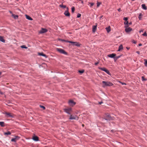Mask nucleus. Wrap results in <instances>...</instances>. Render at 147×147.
Segmentation results:
<instances>
[{
    "mask_svg": "<svg viewBox=\"0 0 147 147\" xmlns=\"http://www.w3.org/2000/svg\"><path fill=\"white\" fill-rule=\"evenodd\" d=\"M116 55V54L115 53H113L111 54H109L108 55V56L111 58H114Z\"/></svg>",
    "mask_w": 147,
    "mask_h": 147,
    "instance_id": "nucleus-13",
    "label": "nucleus"
},
{
    "mask_svg": "<svg viewBox=\"0 0 147 147\" xmlns=\"http://www.w3.org/2000/svg\"><path fill=\"white\" fill-rule=\"evenodd\" d=\"M117 10H118L119 11V12H120V11H121V8H119V9H117Z\"/></svg>",
    "mask_w": 147,
    "mask_h": 147,
    "instance_id": "nucleus-43",
    "label": "nucleus"
},
{
    "mask_svg": "<svg viewBox=\"0 0 147 147\" xmlns=\"http://www.w3.org/2000/svg\"><path fill=\"white\" fill-rule=\"evenodd\" d=\"M132 42H133V43H134V44H135V43H136V42L134 40L133 41H132Z\"/></svg>",
    "mask_w": 147,
    "mask_h": 147,
    "instance_id": "nucleus-46",
    "label": "nucleus"
},
{
    "mask_svg": "<svg viewBox=\"0 0 147 147\" xmlns=\"http://www.w3.org/2000/svg\"><path fill=\"white\" fill-rule=\"evenodd\" d=\"M71 12L72 13H74V11H75V7H71Z\"/></svg>",
    "mask_w": 147,
    "mask_h": 147,
    "instance_id": "nucleus-29",
    "label": "nucleus"
},
{
    "mask_svg": "<svg viewBox=\"0 0 147 147\" xmlns=\"http://www.w3.org/2000/svg\"><path fill=\"white\" fill-rule=\"evenodd\" d=\"M136 53H138V54H140V52H139V51H136Z\"/></svg>",
    "mask_w": 147,
    "mask_h": 147,
    "instance_id": "nucleus-47",
    "label": "nucleus"
},
{
    "mask_svg": "<svg viewBox=\"0 0 147 147\" xmlns=\"http://www.w3.org/2000/svg\"><path fill=\"white\" fill-rule=\"evenodd\" d=\"M142 14L141 13H140L139 15V16L138 17V18L140 20H141L142 19Z\"/></svg>",
    "mask_w": 147,
    "mask_h": 147,
    "instance_id": "nucleus-30",
    "label": "nucleus"
},
{
    "mask_svg": "<svg viewBox=\"0 0 147 147\" xmlns=\"http://www.w3.org/2000/svg\"><path fill=\"white\" fill-rule=\"evenodd\" d=\"M38 55H39L45 57H47L46 55L45 54H43V53H38Z\"/></svg>",
    "mask_w": 147,
    "mask_h": 147,
    "instance_id": "nucleus-19",
    "label": "nucleus"
},
{
    "mask_svg": "<svg viewBox=\"0 0 147 147\" xmlns=\"http://www.w3.org/2000/svg\"><path fill=\"white\" fill-rule=\"evenodd\" d=\"M12 16L15 19H17L18 18V15H15V14H14L13 13H12Z\"/></svg>",
    "mask_w": 147,
    "mask_h": 147,
    "instance_id": "nucleus-20",
    "label": "nucleus"
},
{
    "mask_svg": "<svg viewBox=\"0 0 147 147\" xmlns=\"http://www.w3.org/2000/svg\"><path fill=\"white\" fill-rule=\"evenodd\" d=\"M59 7H61V8H66V7H66V5H63L62 4L60 5H59Z\"/></svg>",
    "mask_w": 147,
    "mask_h": 147,
    "instance_id": "nucleus-28",
    "label": "nucleus"
},
{
    "mask_svg": "<svg viewBox=\"0 0 147 147\" xmlns=\"http://www.w3.org/2000/svg\"><path fill=\"white\" fill-rule=\"evenodd\" d=\"M21 47L22 48H24V49H26L28 48V47H26L25 45H24L21 46Z\"/></svg>",
    "mask_w": 147,
    "mask_h": 147,
    "instance_id": "nucleus-31",
    "label": "nucleus"
},
{
    "mask_svg": "<svg viewBox=\"0 0 147 147\" xmlns=\"http://www.w3.org/2000/svg\"><path fill=\"white\" fill-rule=\"evenodd\" d=\"M26 18L28 20H32V19L29 16L26 15Z\"/></svg>",
    "mask_w": 147,
    "mask_h": 147,
    "instance_id": "nucleus-17",
    "label": "nucleus"
},
{
    "mask_svg": "<svg viewBox=\"0 0 147 147\" xmlns=\"http://www.w3.org/2000/svg\"><path fill=\"white\" fill-rule=\"evenodd\" d=\"M72 109L71 108H67L64 109V111L68 114L70 115V112L71 111Z\"/></svg>",
    "mask_w": 147,
    "mask_h": 147,
    "instance_id": "nucleus-4",
    "label": "nucleus"
},
{
    "mask_svg": "<svg viewBox=\"0 0 147 147\" xmlns=\"http://www.w3.org/2000/svg\"><path fill=\"white\" fill-rule=\"evenodd\" d=\"M126 48L127 50H129V48L126 47Z\"/></svg>",
    "mask_w": 147,
    "mask_h": 147,
    "instance_id": "nucleus-55",
    "label": "nucleus"
},
{
    "mask_svg": "<svg viewBox=\"0 0 147 147\" xmlns=\"http://www.w3.org/2000/svg\"><path fill=\"white\" fill-rule=\"evenodd\" d=\"M106 117L107 118L105 119V120H111L112 119V118L110 116V115H108V114L107 115Z\"/></svg>",
    "mask_w": 147,
    "mask_h": 147,
    "instance_id": "nucleus-14",
    "label": "nucleus"
},
{
    "mask_svg": "<svg viewBox=\"0 0 147 147\" xmlns=\"http://www.w3.org/2000/svg\"><path fill=\"white\" fill-rule=\"evenodd\" d=\"M20 137L18 136H16L15 138H12L11 140V141L16 142L17 140L19 139Z\"/></svg>",
    "mask_w": 147,
    "mask_h": 147,
    "instance_id": "nucleus-10",
    "label": "nucleus"
},
{
    "mask_svg": "<svg viewBox=\"0 0 147 147\" xmlns=\"http://www.w3.org/2000/svg\"><path fill=\"white\" fill-rule=\"evenodd\" d=\"M144 61L145 62L144 63V64L146 66H147V59H145Z\"/></svg>",
    "mask_w": 147,
    "mask_h": 147,
    "instance_id": "nucleus-38",
    "label": "nucleus"
},
{
    "mask_svg": "<svg viewBox=\"0 0 147 147\" xmlns=\"http://www.w3.org/2000/svg\"><path fill=\"white\" fill-rule=\"evenodd\" d=\"M142 81H144L146 80V79L144 78V76H142Z\"/></svg>",
    "mask_w": 147,
    "mask_h": 147,
    "instance_id": "nucleus-40",
    "label": "nucleus"
},
{
    "mask_svg": "<svg viewBox=\"0 0 147 147\" xmlns=\"http://www.w3.org/2000/svg\"><path fill=\"white\" fill-rule=\"evenodd\" d=\"M47 31V29L42 28H41V30L39 31V33L40 34H42L45 33Z\"/></svg>",
    "mask_w": 147,
    "mask_h": 147,
    "instance_id": "nucleus-5",
    "label": "nucleus"
},
{
    "mask_svg": "<svg viewBox=\"0 0 147 147\" xmlns=\"http://www.w3.org/2000/svg\"><path fill=\"white\" fill-rule=\"evenodd\" d=\"M98 69L102 71H104L108 75H111V74L109 71L107 69H106L105 68L99 67H98Z\"/></svg>",
    "mask_w": 147,
    "mask_h": 147,
    "instance_id": "nucleus-3",
    "label": "nucleus"
},
{
    "mask_svg": "<svg viewBox=\"0 0 147 147\" xmlns=\"http://www.w3.org/2000/svg\"><path fill=\"white\" fill-rule=\"evenodd\" d=\"M32 139L36 141H38V138L37 136H34L32 138Z\"/></svg>",
    "mask_w": 147,
    "mask_h": 147,
    "instance_id": "nucleus-15",
    "label": "nucleus"
},
{
    "mask_svg": "<svg viewBox=\"0 0 147 147\" xmlns=\"http://www.w3.org/2000/svg\"><path fill=\"white\" fill-rule=\"evenodd\" d=\"M0 125L1 127H4L5 126L4 122L3 121H0Z\"/></svg>",
    "mask_w": 147,
    "mask_h": 147,
    "instance_id": "nucleus-25",
    "label": "nucleus"
},
{
    "mask_svg": "<svg viewBox=\"0 0 147 147\" xmlns=\"http://www.w3.org/2000/svg\"><path fill=\"white\" fill-rule=\"evenodd\" d=\"M5 114L8 116V117H13V116L11 115L10 113L6 112Z\"/></svg>",
    "mask_w": 147,
    "mask_h": 147,
    "instance_id": "nucleus-16",
    "label": "nucleus"
},
{
    "mask_svg": "<svg viewBox=\"0 0 147 147\" xmlns=\"http://www.w3.org/2000/svg\"><path fill=\"white\" fill-rule=\"evenodd\" d=\"M0 41L3 42H5V40L3 38V37L1 36H0Z\"/></svg>",
    "mask_w": 147,
    "mask_h": 147,
    "instance_id": "nucleus-24",
    "label": "nucleus"
},
{
    "mask_svg": "<svg viewBox=\"0 0 147 147\" xmlns=\"http://www.w3.org/2000/svg\"><path fill=\"white\" fill-rule=\"evenodd\" d=\"M102 83L103 84V87L104 88L106 86H112L113 85V84L110 82L102 81Z\"/></svg>",
    "mask_w": 147,
    "mask_h": 147,
    "instance_id": "nucleus-1",
    "label": "nucleus"
},
{
    "mask_svg": "<svg viewBox=\"0 0 147 147\" xmlns=\"http://www.w3.org/2000/svg\"><path fill=\"white\" fill-rule=\"evenodd\" d=\"M138 46H142V44H141V43H140L139 44V45H138Z\"/></svg>",
    "mask_w": 147,
    "mask_h": 147,
    "instance_id": "nucleus-48",
    "label": "nucleus"
},
{
    "mask_svg": "<svg viewBox=\"0 0 147 147\" xmlns=\"http://www.w3.org/2000/svg\"><path fill=\"white\" fill-rule=\"evenodd\" d=\"M101 4V3L100 2H97V6L98 7Z\"/></svg>",
    "mask_w": 147,
    "mask_h": 147,
    "instance_id": "nucleus-34",
    "label": "nucleus"
},
{
    "mask_svg": "<svg viewBox=\"0 0 147 147\" xmlns=\"http://www.w3.org/2000/svg\"><path fill=\"white\" fill-rule=\"evenodd\" d=\"M123 49V47L122 45H120L119 47V49L118 50V51H120L121 50H122Z\"/></svg>",
    "mask_w": 147,
    "mask_h": 147,
    "instance_id": "nucleus-18",
    "label": "nucleus"
},
{
    "mask_svg": "<svg viewBox=\"0 0 147 147\" xmlns=\"http://www.w3.org/2000/svg\"><path fill=\"white\" fill-rule=\"evenodd\" d=\"M125 31L126 32H129L132 30V28L130 27H126V26H125Z\"/></svg>",
    "mask_w": 147,
    "mask_h": 147,
    "instance_id": "nucleus-8",
    "label": "nucleus"
},
{
    "mask_svg": "<svg viewBox=\"0 0 147 147\" xmlns=\"http://www.w3.org/2000/svg\"><path fill=\"white\" fill-rule=\"evenodd\" d=\"M124 24L125 25V26H126V27H128V26H129L128 25V22L127 21H125V22H124Z\"/></svg>",
    "mask_w": 147,
    "mask_h": 147,
    "instance_id": "nucleus-23",
    "label": "nucleus"
},
{
    "mask_svg": "<svg viewBox=\"0 0 147 147\" xmlns=\"http://www.w3.org/2000/svg\"><path fill=\"white\" fill-rule=\"evenodd\" d=\"M106 30L108 33H109L111 31V29L110 26H109V27H108L106 28Z\"/></svg>",
    "mask_w": 147,
    "mask_h": 147,
    "instance_id": "nucleus-21",
    "label": "nucleus"
},
{
    "mask_svg": "<svg viewBox=\"0 0 147 147\" xmlns=\"http://www.w3.org/2000/svg\"><path fill=\"white\" fill-rule=\"evenodd\" d=\"M66 9L67 10L65 11L64 13V14L66 16L69 17L70 16V14L68 12V7H67Z\"/></svg>",
    "mask_w": 147,
    "mask_h": 147,
    "instance_id": "nucleus-6",
    "label": "nucleus"
},
{
    "mask_svg": "<svg viewBox=\"0 0 147 147\" xmlns=\"http://www.w3.org/2000/svg\"><path fill=\"white\" fill-rule=\"evenodd\" d=\"M97 24H96V25L92 26V32H94L96 30Z\"/></svg>",
    "mask_w": 147,
    "mask_h": 147,
    "instance_id": "nucleus-12",
    "label": "nucleus"
},
{
    "mask_svg": "<svg viewBox=\"0 0 147 147\" xmlns=\"http://www.w3.org/2000/svg\"><path fill=\"white\" fill-rule=\"evenodd\" d=\"M98 63V62L95 63V65H97Z\"/></svg>",
    "mask_w": 147,
    "mask_h": 147,
    "instance_id": "nucleus-44",
    "label": "nucleus"
},
{
    "mask_svg": "<svg viewBox=\"0 0 147 147\" xmlns=\"http://www.w3.org/2000/svg\"><path fill=\"white\" fill-rule=\"evenodd\" d=\"M114 60L115 61L118 59L116 57H114L113 58Z\"/></svg>",
    "mask_w": 147,
    "mask_h": 147,
    "instance_id": "nucleus-41",
    "label": "nucleus"
},
{
    "mask_svg": "<svg viewBox=\"0 0 147 147\" xmlns=\"http://www.w3.org/2000/svg\"><path fill=\"white\" fill-rule=\"evenodd\" d=\"M81 16V14L79 13H78L77 15V17L78 18H79Z\"/></svg>",
    "mask_w": 147,
    "mask_h": 147,
    "instance_id": "nucleus-35",
    "label": "nucleus"
},
{
    "mask_svg": "<svg viewBox=\"0 0 147 147\" xmlns=\"http://www.w3.org/2000/svg\"><path fill=\"white\" fill-rule=\"evenodd\" d=\"M121 83L122 84V85H126V84L124 83H123V82H121Z\"/></svg>",
    "mask_w": 147,
    "mask_h": 147,
    "instance_id": "nucleus-45",
    "label": "nucleus"
},
{
    "mask_svg": "<svg viewBox=\"0 0 147 147\" xmlns=\"http://www.w3.org/2000/svg\"><path fill=\"white\" fill-rule=\"evenodd\" d=\"M102 16H101L100 17V19H101V18H102Z\"/></svg>",
    "mask_w": 147,
    "mask_h": 147,
    "instance_id": "nucleus-51",
    "label": "nucleus"
},
{
    "mask_svg": "<svg viewBox=\"0 0 147 147\" xmlns=\"http://www.w3.org/2000/svg\"><path fill=\"white\" fill-rule=\"evenodd\" d=\"M59 40H61V41H64V42H69V43H70V41H69L68 40H65L62 39H59Z\"/></svg>",
    "mask_w": 147,
    "mask_h": 147,
    "instance_id": "nucleus-26",
    "label": "nucleus"
},
{
    "mask_svg": "<svg viewBox=\"0 0 147 147\" xmlns=\"http://www.w3.org/2000/svg\"><path fill=\"white\" fill-rule=\"evenodd\" d=\"M128 24H129V25H131V24L132 23H131V22L129 23H128Z\"/></svg>",
    "mask_w": 147,
    "mask_h": 147,
    "instance_id": "nucleus-53",
    "label": "nucleus"
},
{
    "mask_svg": "<svg viewBox=\"0 0 147 147\" xmlns=\"http://www.w3.org/2000/svg\"><path fill=\"white\" fill-rule=\"evenodd\" d=\"M78 117L76 115L75 116H73L72 115H71L70 117L69 118V119L70 120L72 119H76L77 120H78Z\"/></svg>",
    "mask_w": 147,
    "mask_h": 147,
    "instance_id": "nucleus-7",
    "label": "nucleus"
},
{
    "mask_svg": "<svg viewBox=\"0 0 147 147\" xmlns=\"http://www.w3.org/2000/svg\"><path fill=\"white\" fill-rule=\"evenodd\" d=\"M68 104L69 105L73 106L75 105L76 103L72 100H70L69 101Z\"/></svg>",
    "mask_w": 147,
    "mask_h": 147,
    "instance_id": "nucleus-9",
    "label": "nucleus"
},
{
    "mask_svg": "<svg viewBox=\"0 0 147 147\" xmlns=\"http://www.w3.org/2000/svg\"><path fill=\"white\" fill-rule=\"evenodd\" d=\"M40 108H43L44 110H45V107L43 106L40 105Z\"/></svg>",
    "mask_w": 147,
    "mask_h": 147,
    "instance_id": "nucleus-33",
    "label": "nucleus"
},
{
    "mask_svg": "<svg viewBox=\"0 0 147 147\" xmlns=\"http://www.w3.org/2000/svg\"><path fill=\"white\" fill-rule=\"evenodd\" d=\"M84 72V70H79L78 72L81 74H82Z\"/></svg>",
    "mask_w": 147,
    "mask_h": 147,
    "instance_id": "nucleus-32",
    "label": "nucleus"
},
{
    "mask_svg": "<svg viewBox=\"0 0 147 147\" xmlns=\"http://www.w3.org/2000/svg\"><path fill=\"white\" fill-rule=\"evenodd\" d=\"M142 35L143 36H147V33L146 31H145L143 34H142Z\"/></svg>",
    "mask_w": 147,
    "mask_h": 147,
    "instance_id": "nucleus-39",
    "label": "nucleus"
},
{
    "mask_svg": "<svg viewBox=\"0 0 147 147\" xmlns=\"http://www.w3.org/2000/svg\"><path fill=\"white\" fill-rule=\"evenodd\" d=\"M1 72H0V78H1Z\"/></svg>",
    "mask_w": 147,
    "mask_h": 147,
    "instance_id": "nucleus-54",
    "label": "nucleus"
},
{
    "mask_svg": "<svg viewBox=\"0 0 147 147\" xmlns=\"http://www.w3.org/2000/svg\"><path fill=\"white\" fill-rule=\"evenodd\" d=\"M89 4H90V7H92L94 5V3H89Z\"/></svg>",
    "mask_w": 147,
    "mask_h": 147,
    "instance_id": "nucleus-36",
    "label": "nucleus"
},
{
    "mask_svg": "<svg viewBox=\"0 0 147 147\" xmlns=\"http://www.w3.org/2000/svg\"><path fill=\"white\" fill-rule=\"evenodd\" d=\"M128 19V18L127 17H124L123 18V20L125 21H127V20Z\"/></svg>",
    "mask_w": 147,
    "mask_h": 147,
    "instance_id": "nucleus-37",
    "label": "nucleus"
},
{
    "mask_svg": "<svg viewBox=\"0 0 147 147\" xmlns=\"http://www.w3.org/2000/svg\"><path fill=\"white\" fill-rule=\"evenodd\" d=\"M56 50L60 53L63 54L65 55H67V53L62 49L57 48H56Z\"/></svg>",
    "mask_w": 147,
    "mask_h": 147,
    "instance_id": "nucleus-2",
    "label": "nucleus"
},
{
    "mask_svg": "<svg viewBox=\"0 0 147 147\" xmlns=\"http://www.w3.org/2000/svg\"><path fill=\"white\" fill-rule=\"evenodd\" d=\"M143 32V31H142V30H140V31H139V32H140V33H141V32Z\"/></svg>",
    "mask_w": 147,
    "mask_h": 147,
    "instance_id": "nucleus-52",
    "label": "nucleus"
},
{
    "mask_svg": "<svg viewBox=\"0 0 147 147\" xmlns=\"http://www.w3.org/2000/svg\"><path fill=\"white\" fill-rule=\"evenodd\" d=\"M142 6L143 9L144 10H146L147 7L144 4H142Z\"/></svg>",
    "mask_w": 147,
    "mask_h": 147,
    "instance_id": "nucleus-22",
    "label": "nucleus"
},
{
    "mask_svg": "<svg viewBox=\"0 0 147 147\" xmlns=\"http://www.w3.org/2000/svg\"><path fill=\"white\" fill-rule=\"evenodd\" d=\"M102 103H103V102L101 101V102H99V104H102Z\"/></svg>",
    "mask_w": 147,
    "mask_h": 147,
    "instance_id": "nucleus-49",
    "label": "nucleus"
},
{
    "mask_svg": "<svg viewBox=\"0 0 147 147\" xmlns=\"http://www.w3.org/2000/svg\"><path fill=\"white\" fill-rule=\"evenodd\" d=\"M9 13H11V14H12V13H12V12L11 11H9Z\"/></svg>",
    "mask_w": 147,
    "mask_h": 147,
    "instance_id": "nucleus-50",
    "label": "nucleus"
},
{
    "mask_svg": "<svg viewBox=\"0 0 147 147\" xmlns=\"http://www.w3.org/2000/svg\"><path fill=\"white\" fill-rule=\"evenodd\" d=\"M121 56V55H119V56H117V57H116L117 59H119V58H120Z\"/></svg>",
    "mask_w": 147,
    "mask_h": 147,
    "instance_id": "nucleus-42",
    "label": "nucleus"
},
{
    "mask_svg": "<svg viewBox=\"0 0 147 147\" xmlns=\"http://www.w3.org/2000/svg\"><path fill=\"white\" fill-rule=\"evenodd\" d=\"M4 134L5 135H9L11 134V133L10 132L8 131L4 133Z\"/></svg>",
    "mask_w": 147,
    "mask_h": 147,
    "instance_id": "nucleus-27",
    "label": "nucleus"
},
{
    "mask_svg": "<svg viewBox=\"0 0 147 147\" xmlns=\"http://www.w3.org/2000/svg\"><path fill=\"white\" fill-rule=\"evenodd\" d=\"M70 43L76 46H80V45L79 44V43L76 42H74L70 41Z\"/></svg>",
    "mask_w": 147,
    "mask_h": 147,
    "instance_id": "nucleus-11",
    "label": "nucleus"
}]
</instances>
